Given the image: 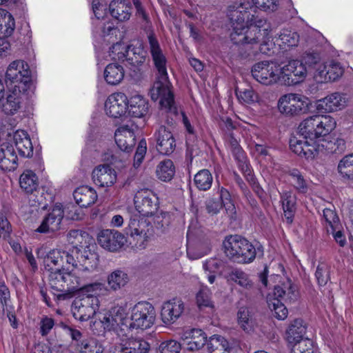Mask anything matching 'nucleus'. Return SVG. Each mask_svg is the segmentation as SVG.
<instances>
[{
	"mask_svg": "<svg viewBox=\"0 0 353 353\" xmlns=\"http://www.w3.org/2000/svg\"><path fill=\"white\" fill-rule=\"evenodd\" d=\"M13 141L19 154L23 157H30L33 154V146L28 133L23 130H17L13 135Z\"/></svg>",
	"mask_w": 353,
	"mask_h": 353,
	"instance_id": "473e14b6",
	"label": "nucleus"
},
{
	"mask_svg": "<svg viewBox=\"0 0 353 353\" xmlns=\"http://www.w3.org/2000/svg\"><path fill=\"white\" fill-rule=\"evenodd\" d=\"M291 345V353H313V343L309 339L301 340Z\"/></svg>",
	"mask_w": 353,
	"mask_h": 353,
	"instance_id": "69168bd1",
	"label": "nucleus"
},
{
	"mask_svg": "<svg viewBox=\"0 0 353 353\" xmlns=\"http://www.w3.org/2000/svg\"><path fill=\"white\" fill-rule=\"evenodd\" d=\"M104 77L108 84L117 85L124 77L123 67L117 63L108 64L104 71Z\"/></svg>",
	"mask_w": 353,
	"mask_h": 353,
	"instance_id": "a18cd8bd",
	"label": "nucleus"
},
{
	"mask_svg": "<svg viewBox=\"0 0 353 353\" xmlns=\"http://www.w3.org/2000/svg\"><path fill=\"white\" fill-rule=\"evenodd\" d=\"M68 241L72 248L68 252L73 256L79 254V252L85 249L95 247L93 239L87 232L80 230L70 231L68 234Z\"/></svg>",
	"mask_w": 353,
	"mask_h": 353,
	"instance_id": "412c9836",
	"label": "nucleus"
},
{
	"mask_svg": "<svg viewBox=\"0 0 353 353\" xmlns=\"http://www.w3.org/2000/svg\"><path fill=\"white\" fill-rule=\"evenodd\" d=\"M148 40L150 53L154 68L157 71V76H168L167 72V58L160 46L159 41L152 32L148 34Z\"/></svg>",
	"mask_w": 353,
	"mask_h": 353,
	"instance_id": "a211bd4d",
	"label": "nucleus"
},
{
	"mask_svg": "<svg viewBox=\"0 0 353 353\" xmlns=\"http://www.w3.org/2000/svg\"><path fill=\"white\" fill-rule=\"evenodd\" d=\"M148 103L141 95H135L128 99L127 114L132 117L141 118L147 114Z\"/></svg>",
	"mask_w": 353,
	"mask_h": 353,
	"instance_id": "72a5a7b5",
	"label": "nucleus"
},
{
	"mask_svg": "<svg viewBox=\"0 0 353 353\" xmlns=\"http://www.w3.org/2000/svg\"><path fill=\"white\" fill-rule=\"evenodd\" d=\"M303 150V152L301 154L300 157H304L307 160H313L319 154V145L314 139H305Z\"/></svg>",
	"mask_w": 353,
	"mask_h": 353,
	"instance_id": "0e129e2a",
	"label": "nucleus"
},
{
	"mask_svg": "<svg viewBox=\"0 0 353 353\" xmlns=\"http://www.w3.org/2000/svg\"><path fill=\"white\" fill-rule=\"evenodd\" d=\"M251 73L256 81L265 85L274 84L281 79L279 66L268 61L255 63L252 68Z\"/></svg>",
	"mask_w": 353,
	"mask_h": 353,
	"instance_id": "9b49d317",
	"label": "nucleus"
},
{
	"mask_svg": "<svg viewBox=\"0 0 353 353\" xmlns=\"http://www.w3.org/2000/svg\"><path fill=\"white\" fill-rule=\"evenodd\" d=\"M229 279L245 290L254 288V283L250 279L249 276L241 270H233L229 274Z\"/></svg>",
	"mask_w": 353,
	"mask_h": 353,
	"instance_id": "6e6d98bb",
	"label": "nucleus"
},
{
	"mask_svg": "<svg viewBox=\"0 0 353 353\" xmlns=\"http://www.w3.org/2000/svg\"><path fill=\"white\" fill-rule=\"evenodd\" d=\"M129 48L130 46H126L121 42H117L110 48L109 55L112 60L124 63Z\"/></svg>",
	"mask_w": 353,
	"mask_h": 353,
	"instance_id": "680f3d73",
	"label": "nucleus"
},
{
	"mask_svg": "<svg viewBox=\"0 0 353 353\" xmlns=\"http://www.w3.org/2000/svg\"><path fill=\"white\" fill-rule=\"evenodd\" d=\"M270 26L265 28L263 30V39L261 40L258 46H256L254 50L263 54L270 55L274 53V48L275 47L274 42L270 34Z\"/></svg>",
	"mask_w": 353,
	"mask_h": 353,
	"instance_id": "3c124183",
	"label": "nucleus"
},
{
	"mask_svg": "<svg viewBox=\"0 0 353 353\" xmlns=\"http://www.w3.org/2000/svg\"><path fill=\"white\" fill-rule=\"evenodd\" d=\"M221 266L222 261L216 258H210L203 262V268L208 275L210 283L212 284L214 282L216 274L220 273Z\"/></svg>",
	"mask_w": 353,
	"mask_h": 353,
	"instance_id": "603ef678",
	"label": "nucleus"
},
{
	"mask_svg": "<svg viewBox=\"0 0 353 353\" xmlns=\"http://www.w3.org/2000/svg\"><path fill=\"white\" fill-rule=\"evenodd\" d=\"M17 156L9 143L0 145V168L3 170H14L17 166Z\"/></svg>",
	"mask_w": 353,
	"mask_h": 353,
	"instance_id": "7c9ffc66",
	"label": "nucleus"
},
{
	"mask_svg": "<svg viewBox=\"0 0 353 353\" xmlns=\"http://www.w3.org/2000/svg\"><path fill=\"white\" fill-rule=\"evenodd\" d=\"M299 37L298 34L292 30H282L279 35V45L282 49L287 50L288 48L296 46L299 43Z\"/></svg>",
	"mask_w": 353,
	"mask_h": 353,
	"instance_id": "5fc2aeb1",
	"label": "nucleus"
},
{
	"mask_svg": "<svg viewBox=\"0 0 353 353\" xmlns=\"http://www.w3.org/2000/svg\"><path fill=\"white\" fill-rule=\"evenodd\" d=\"M135 212L143 216H152L159 208L158 198L150 190L138 191L134 198Z\"/></svg>",
	"mask_w": 353,
	"mask_h": 353,
	"instance_id": "ddd939ff",
	"label": "nucleus"
},
{
	"mask_svg": "<svg viewBox=\"0 0 353 353\" xmlns=\"http://www.w3.org/2000/svg\"><path fill=\"white\" fill-rule=\"evenodd\" d=\"M19 184L27 194L37 192L39 179L37 176L32 170H26L20 176Z\"/></svg>",
	"mask_w": 353,
	"mask_h": 353,
	"instance_id": "37998d69",
	"label": "nucleus"
},
{
	"mask_svg": "<svg viewBox=\"0 0 353 353\" xmlns=\"http://www.w3.org/2000/svg\"><path fill=\"white\" fill-rule=\"evenodd\" d=\"M125 310L121 306H114L108 312L99 316V322L94 324H100L104 330H117L118 328L122 332L126 331L125 325L128 319L125 316Z\"/></svg>",
	"mask_w": 353,
	"mask_h": 353,
	"instance_id": "f8f14e48",
	"label": "nucleus"
},
{
	"mask_svg": "<svg viewBox=\"0 0 353 353\" xmlns=\"http://www.w3.org/2000/svg\"><path fill=\"white\" fill-rule=\"evenodd\" d=\"M43 266L48 272L64 269L65 264L76 266L77 262L71 253L61 250H52L43 258Z\"/></svg>",
	"mask_w": 353,
	"mask_h": 353,
	"instance_id": "4468645a",
	"label": "nucleus"
},
{
	"mask_svg": "<svg viewBox=\"0 0 353 353\" xmlns=\"http://www.w3.org/2000/svg\"><path fill=\"white\" fill-rule=\"evenodd\" d=\"M106 281L110 290L117 292L128 283L130 278L126 272L117 269L108 275Z\"/></svg>",
	"mask_w": 353,
	"mask_h": 353,
	"instance_id": "4c0bfd02",
	"label": "nucleus"
},
{
	"mask_svg": "<svg viewBox=\"0 0 353 353\" xmlns=\"http://www.w3.org/2000/svg\"><path fill=\"white\" fill-rule=\"evenodd\" d=\"M110 15L119 22H125L132 16V6L125 0H112L109 4Z\"/></svg>",
	"mask_w": 353,
	"mask_h": 353,
	"instance_id": "c756f323",
	"label": "nucleus"
},
{
	"mask_svg": "<svg viewBox=\"0 0 353 353\" xmlns=\"http://www.w3.org/2000/svg\"><path fill=\"white\" fill-rule=\"evenodd\" d=\"M238 100L241 103L253 104L259 101V95L252 88L235 90Z\"/></svg>",
	"mask_w": 353,
	"mask_h": 353,
	"instance_id": "e2e57ef3",
	"label": "nucleus"
},
{
	"mask_svg": "<svg viewBox=\"0 0 353 353\" xmlns=\"http://www.w3.org/2000/svg\"><path fill=\"white\" fill-rule=\"evenodd\" d=\"M6 82L11 88L28 90L32 85L28 64L23 60L11 62L6 70Z\"/></svg>",
	"mask_w": 353,
	"mask_h": 353,
	"instance_id": "423d86ee",
	"label": "nucleus"
},
{
	"mask_svg": "<svg viewBox=\"0 0 353 353\" xmlns=\"http://www.w3.org/2000/svg\"><path fill=\"white\" fill-rule=\"evenodd\" d=\"M66 333L70 335L79 353H103L104 348L101 343L94 338H83L81 332L69 326L65 327Z\"/></svg>",
	"mask_w": 353,
	"mask_h": 353,
	"instance_id": "2eb2a0df",
	"label": "nucleus"
},
{
	"mask_svg": "<svg viewBox=\"0 0 353 353\" xmlns=\"http://www.w3.org/2000/svg\"><path fill=\"white\" fill-rule=\"evenodd\" d=\"M185 310L184 303L178 299L165 302L161 307V319L165 325H172L183 314Z\"/></svg>",
	"mask_w": 353,
	"mask_h": 353,
	"instance_id": "4be33fe9",
	"label": "nucleus"
},
{
	"mask_svg": "<svg viewBox=\"0 0 353 353\" xmlns=\"http://www.w3.org/2000/svg\"><path fill=\"white\" fill-rule=\"evenodd\" d=\"M252 153L260 161H265V162H270L272 161V156L270 154L269 148L265 145L255 143L252 148Z\"/></svg>",
	"mask_w": 353,
	"mask_h": 353,
	"instance_id": "338daca9",
	"label": "nucleus"
},
{
	"mask_svg": "<svg viewBox=\"0 0 353 353\" xmlns=\"http://www.w3.org/2000/svg\"><path fill=\"white\" fill-rule=\"evenodd\" d=\"M252 8L241 3H234L228 8V17L232 27L230 39L236 45L250 47L249 51H239V57L246 59L255 56L257 50H254L263 39V30L270 25L264 17L252 13Z\"/></svg>",
	"mask_w": 353,
	"mask_h": 353,
	"instance_id": "f257e3e1",
	"label": "nucleus"
},
{
	"mask_svg": "<svg viewBox=\"0 0 353 353\" xmlns=\"http://www.w3.org/2000/svg\"><path fill=\"white\" fill-rule=\"evenodd\" d=\"M281 78L285 84L291 85L303 81L307 76L305 65L299 60H291L280 68Z\"/></svg>",
	"mask_w": 353,
	"mask_h": 353,
	"instance_id": "dca6fc26",
	"label": "nucleus"
},
{
	"mask_svg": "<svg viewBox=\"0 0 353 353\" xmlns=\"http://www.w3.org/2000/svg\"><path fill=\"white\" fill-rule=\"evenodd\" d=\"M127 233L136 241L135 245L138 248L143 249L154 234V228L148 217L132 213L127 228Z\"/></svg>",
	"mask_w": 353,
	"mask_h": 353,
	"instance_id": "7ed1b4c3",
	"label": "nucleus"
},
{
	"mask_svg": "<svg viewBox=\"0 0 353 353\" xmlns=\"http://www.w3.org/2000/svg\"><path fill=\"white\" fill-rule=\"evenodd\" d=\"M51 288L58 292L71 293L83 284V279L76 271H66L65 269L52 271L48 274Z\"/></svg>",
	"mask_w": 353,
	"mask_h": 353,
	"instance_id": "39448f33",
	"label": "nucleus"
},
{
	"mask_svg": "<svg viewBox=\"0 0 353 353\" xmlns=\"http://www.w3.org/2000/svg\"><path fill=\"white\" fill-rule=\"evenodd\" d=\"M296 196L292 191H284L281 194L285 218L288 223H292L296 210Z\"/></svg>",
	"mask_w": 353,
	"mask_h": 353,
	"instance_id": "a19ab883",
	"label": "nucleus"
},
{
	"mask_svg": "<svg viewBox=\"0 0 353 353\" xmlns=\"http://www.w3.org/2000/svg\"><path fill=\"white\" fill-rule=\"evenodd\" d=\"M323 224L330 233V230H334L337 226H341L339 218L334 209L325 208L323 210Z\"/></svg>",
	"mask_w": 353,
	"mask_h": 353,
	"instance_id": "bf43d9fd",
	"label": "nucleus"
},
{
	"mask_svg": "<svg viewBox=\"0 0 353 353\" xmlns=\"http://www.w3.org/2000/svg\"><path fill=\"white\" fill-rule=\"evenodd\" d=\"M92 179L100 187H110L115 183L117 174L110 165H99L92 171Z\"/></svg>",
	"mask_w": 353,
	"mask_h": 353,
	"instance_id": "c85d7f7f",
	"label": "nucleus"
},
{
	"mask_svg": "<svg viewBox=\"0 0 353 353\" xmlns=\"http://www.w3.org/2000/svg\"><path fill=\"white\" fill-rule=\"evenodd\" d=\"M145 61V52L139 46H130L128 53L126 54V59H125V65L128 66L130 70L136 71L140 70Z\"/></svg>",
	"mask_w": 353,
	"mask_h": 353,
	"instance_id": "c9c22d12",
	"label": "nucleus"
},
{
	"mask_svg": "<svg viewBox=\"0 0 353 353\" xmlns=\"http://www.w3.org/2000/svg\"><path fill=\"white\" fill-rule=\"evenodd\" d=\"M128 99L122 92L110 94L105 103V111L111 117L119 118L127 114Z\"/></svg>",
	"mask_w": 353,
	"mask_h": 353,
	"instance_id": "6ab92c4d",
	"label": "nucleus"
},
{
	"mask_svg": "<svg viewBox=\"0 0 353 353\" xmlns=\"http://www.w3.org/2000/svg\"><path fill=\"white\" fill-rule=\"evenodd\" d=\"M73 196L77 203L82 208L90 206L97 199L96 191L88 186L77 188L73 193Z\"/></svg>",
	"mask_w": 353,
	"mask_h": 353,
	"instance_id": "e433bc0d",
	"label": "nucleus"
},
{
	"mask_svg": "<svg viewBox=\"0 0 353 353\" xmlns=\"http://www.w3.org/2000/svg\"><path fill=\"white\" fill-rule=\"evenodd\" d=\"M156 148L163 155L172 154L176 147L175 139L172 132L164 126H161L155 133Z\"/></svg>",
	"mask_w": 353,
	"mask_h": 353,
	"instance_id": "cd10ccee",
	"label": "nucleus"
},
{
	"mask_svg": "<svg viewBox=\"0 0 353 353\" xmlns=\"http://www.w3.org/2000/svg\"><path fill=\"white\" fill-rule=\"evenodd\" d=\"M175 173L173 162L170 160L161 161L157 167L156 174L159 179L163 181H170Z\"/></svg>",
	"mask_w": 353,
	"mask_h": 353,
	"instance_id": "8fccbe9b",
	"label": "nucleus"
},
{
	"mask_svg": "<svg viewBox=\"0 0 353 353\" xmlns=\"http://www.w3.org/2000/svg\"><path fill=\"white\" fill-rule=\"evenodd\" d=\"M309 105L308 98L295 93L282 95L277 103L279 112L288 117L298 116L307 112Z\"/></svg>",
	"mask_w": 353,
	"mask_h": 353,
	"instance_id": "0eeeda50",
	"label": "nucleus"
},
{
	"mask_svg": "<svg viewBox=\"0 0 353 353\" xmlns=\"http://www.w3.org/2000/svg\"><path fill=\"white\" fill-rule=\"evenodd\" d=\"M347 103L345 94L334 92L316 101V107L319 111L331 112L344 108Z\"/></svg>",
	"mask_w": 353,
	"mask_h": 353,
	"instance_id": "5701e85b",
	"label": "nucleus"
},
{
	"mask_svg": "<svg viewBox=\"0 0 353 353\" xmlns=\"http://www.w3.org/2000/svg\"><path fill=\"white\" fill-rule=\"evenodd\" d=\"M208 350L210 353H230L228 341L220 335H213L210 337Z\"/></svg>",
	"mask_w": 353,
	"mask_h": 353,
	"instance_id": "49530a36",
	"label": "nucleus"
},
{
	"mask_svg": "<svg viewBox=\"0 0 353 353\" xmlns=\"http://www.w3.org/2000/svg\"><path fill=\"white\" fill-rule=\"evenodd\" d=\"M77 265L73 266L77 269L76 272L83 275L87 272L90 273L97 270L99 264V256L96 252V246L92 249H85L74 255Z\"/></svg>",
	"mask_w": 353,
	"mask_h": 353,
	"instance_id": "f3484780",
	"label": "nucleus"
},
{
	"mask_svg": "<svg viewBox=\"0 0 353 353\" xmlns=\"http://www.w3.org/2000/svg\"><path fill=\"white\" fill-rule=\"evenodd\" d=\"M319 138L329 134L336 127V121L330 115L318 114Z\"/></svg>",
	"mask_w": 353,
	"mask_h": 353,
	"instance_id": "4d7b16f0",
	"label": "nucleus"
},
{
	"mask_svg": "<svg viewBox=\"0 0 353 353\" xmlns=\"http://www.w3.org/2000/svg\"><path fill=\"white\" fill-rule=\"evenodd\" d=\"M211 292L206 286H202L197 292L196 300V304L200 310L208 307L212 309L214 307L213 302L211 300Z\"/></svg>",
	"mask_w": 353,
	"mask_h": 353,
	"instance_id": "052dcab7",
	"label": "nucleus"
},
{
	"mask_svg": "<svg viewBox=\"0 0 353 353\" xmlns=\"http://www.w3.org/2000/svg\"><path fill=\"white\" fill-rule=\"evenodd\" d=\"M97 240L102 248L110 252L119 250L127 241L123 234L114 230L101 231L98 234Z\"/></svg>",
	"mask_w": 353,
	"mask_h": 353,
	"instance_id": "aec40b11",
	"label": "nucleus"
},
{
	"mask_svg": "<svg viewBox=\"0 0 353 353\" xmlns=\"http://www.w3.org/2000/svg\"><path fill=\"white\" fill-rule=\"evenodd\" d=\"M159 350L161 353H179L181 345L176 341L170 340L161 343Z\"/></svg>",
	"mask_w": 353,
	"mask_h": 353,
	"instance_id": "774afa93",
	"label": "nucleus"
},
{
	"mask_svg": "<svg viewBox=\"0 0 353 353\" xmlns=\"http://www.w3.org/2000/svg\"><path fill=\"white\" fill-rule=\"evenodd\" d=\"M290 176V181L294 188L301 194L307 192L310 188L309 182L305 179L302 172L298 169H292L288 172Z\"/></svg>",
	"mask_w": 353,
	"mask_h": 353,
	"instance_id": "c03bdc74",
	"label": "nucleus"
},
{
	"mask_svg": "<svg viewBox=\"0 0 353 353\" xmlns=\"http://www.w3.org/2000/svg\"><path fill=\"white\" fill-rule=\"evenodd\" d=\"M343 68L338 62L330 61L316 68L315 78L319 82L335 81L342 76Z\"/></svg>",
	"mask_w": 353,
	"mask_h": 353,
	"instance_id": "393cba45",
	"label": "nucleus"
},
{
	"mask_svg": "<svg viewBox=\"0 0 353 353\" xmlns=\"http://www.w3.org/2000/svg\"><path fill=\"white\" fill-rule=\"evenodd\" d=\"M239 259H237L238 263H249L256 257V249L254 245L247 239L243 238L241 250Z\"/></svg>",
	"mask_w": 353,
	"mask_h": 353,
	"instance_id": "864d4df0",
	"label": "nucleus"
},
{
	"mask_svg": "<svg viewBox=\"0 0 353 353\" xmlns=\"http://www.w3.org/2000/svg\"><path fill=\"white\" fill-rule=\"evenodd\" d=\"M298 298L296 288L290 280H287L281 285L274 287L272 294L268 296L267 303L269 308L274 312V316L279 320H283L288 316V309L281 303V300L293 302Z\"/></svg>",
	"mask_w": 353,
	"mask_h": 353,
	"instance_id": "f03ea898",
	"label": "nucleus"
},
{
	"mask_svg": "<svg viewBox=\"0 0 353 353\" xmlns=\"http://www.w3.org/2000/svg\"><path fill=\"white\" fill-rule=\"evenodd\" d=\"M207 334L201 329H187L181 333V339L187 350L190 351L199 350L207 342Z\"/></svg>",
	"mask_w": 353,
	"mask_h": 353,
	"instance_id": "a878e982",
	"label": "nucleus"
},
{
	"mask_svg": "<svg viewBox=\"0 0 353 353\" xmlns=\"http://www.w3.org/2000/svg\"><path fill=\"white\" fill-rule=\"evenodd\" d=\"M27 91L12 87L6 101L2 105L3 111L10 115L17 113L21 108L22 95Z\"/></svg>",
	"mask_w": 353,
	"mask_h": 353,
	"instance_id": "2f4dec72",
	"label": "nucleus"
},
{
	"mask_svg": "<svg viewBox=\"0 0 353 353\" xmlns=\"http://www.w3.org/2000/svg\"><path fill=\"white\" fill-rule=\"evenodd\" d=\"M114 139L121 150L126 152L132 151L135 145V135L132 125H123L119 127L115 131Z\"/></svg>",
	"mask_w": 353,
	"mask_h": 353,
	"instance_id": "bb28decb",
	"label": "nucleus"
},
{
	"mask_svg": "<svg viewBox=\"0 0 353 353\" xmlns=\"http://www.w3.org/2000/svg\"><path fill=\"white\" fill-rule=\"evenodd\" d=\"M15 29V21L12 15L6 10L0 8V33L9 37Z\"/></svg>",
	"mask_w": 353,
	"mask_h": 353,
	"instance_id": "de8ad7c7",
	"label": "nucleus"
},
{
	"mask_svg": "<svg viewBox=\"0 0 353 353\" xmlns=\"http://www.w3.org/2000/svg\"><path fill=\"white\" fill-rule=\"evenodd\" d=\"M306 332V327L303 324L301 319H296L289 326L286 332V339L291 345L295 344L305 340L304 335Z\"/></svg>",
	"mask_w": 353,
	"mask_h": 353,
	"instance_id": "79ce46f5",
	"label": "nucleus"
},
{
	"mask_svg": "<svg viewBox=\"0 0 353 353\" xmlns=\"http://www.w3.org/2000/svg\"><path fill=\"white\" fill-rule=\"evenodd\" d=\"M338 171L343 178L353 180V154L345 156L339 161Z\"/></svg>",
	"mask_w": 353,
	"mask_h": 353,
	"instance_id": "13d9d810",
	"label": "nucleus"
},
{
	"mask_svg": "<svg viewBox=\"0 0 353 353\" xmlns=\"http://www.w3.org/2000/svg\"><path fill=\"white\" fill-rule=\"evenodd\" d=\"M99 304V299L92 294L77 297L72 304L73 316L80 321H86L96 314Z\"/></svg>",
	"mask_w": 353,
	"mask_h": 353,
	"instance_id": "9d476101",
	"label": "nucleus"
},
{
	"mask_svg": "<svg viewBox=\"0 0 353 353\" xmlns=\"http://www.w3.org/2000/svg\"><path fill=\"white\" fill-rule=\"evenodd\" d=\"M318 114L309 117L304 119L299 125V133L309 139L319 138Z\"/></svg>",
	"mask_w": 353,
	"mask_h": 353,
	"instance_id": "ea45409f",
	"label": "nucleus"
},
{
	"mask_svg": "<svg viewBox=\"0 0 353 353\" xmlns=\"http://www.w3.org/2000/svg\"><path fill=\"white\" fill-rule=\"evenodd\" d=\"M150 94L152 100H159V104L163 108L171 110L174 103L172 84L168 76H157Z\"/></svg>",
	"mask_w": 353,
	"mask_h": 353,
	"instance_id": "1a4fd4ad",
	"label": "nucleus"
},
{
	"mask_svg": "<svg viewBox=\"0 0 353 353\" xmlns=\"http://www.w3.org/2000/svg\"><path fill=\"white\" fill-rule=\"evenodd\" d=\"M214 191L213 197L209 198L205 203L207 212L211 215H215L224 208L228 215L232 218L236 214V209L231 201V196L228 190L219 185Z\"/></svg>",
	"mask_w": 353,
	"mask_h": 353,
	"instance_id": "6e6552de",
	"label": "nucleus"
},
{
	"mask_svg": "<svg viewBox=\"0 0 353 353\" xmlns=\"http://www.w3.org/2000/svg\"><path fill=\"white\" fill-rule=\"evenodd\" d=\"M243 240V237L241 236L231 235L227 236L223 243L224 252L227 256L236 263L237 259H239V251L241 250Z\"/></svg>",
	"mask_w": 353,
	"mask_h": 353,
	"instance_id": "58836bf2",
	"label": "nucleus"
},
{
	"mask_svg": "<svg viewBox=\"0 0 353 353\" xmlns=\"http://www.w3.org/2000/svg\"><path fill=\"white\" fill-rule=\"evenodd\" d=\"M121 353H147L150 344L139 338H128L122 339L120 343Z\"/></svg>",
	"mask_w": 353,
	"mask_h": 353,
	"instance_id": "f704fd0d",
	"label": "nucleus"
},
{
	"mask_svg": "<svg viewBox=\"0 0 353 353\" xmlns=\"http://www.w3.org/2000/svg\"><path fill=\"white\" fill-rule=\"evenodd\" d=\"M213 182V176L207 169L199 170L194 176V184L201 191L210 189Z\"/></svg>",
	"mask_w": 353,
	"mask_h": 353,
	"instance_id": "09e8293b",
	"label": "nucleus"
},
{
	"mask_svg": "<svg viewBox=\"0 0 353 353\" xmlns=\"http://www.w3.org/2000/svg\"><path fill=\"white\" fill-rule=\"evenodd\" d=\"M155 318V310L151 303L139 302L131 309L130 319L126 321V331L131 329H149L154 323Z\"/></svg>",
	"mask_w": 353,
	"mask_h": 353,
	"instance_id": "20e7f679",
	"label": "nucleus"
},
{
	"mask_svg": "<svg viewBox=\"0 0 353 353\" xmlns=\"http://www.w3.org/2000/svg\"><path fill=\"white\" fill-rule=\"evenodd\" d=\"M63 217V210L61 204H56L51 211L44 217L39 227L36 230L40 233L55 232L60 228Z\"/></svg>",
	"mask_w": 353,
	"mask_h": 353,
	"instance_id": "b1692460",
	"label": "nucleus"
}]
</instances>
